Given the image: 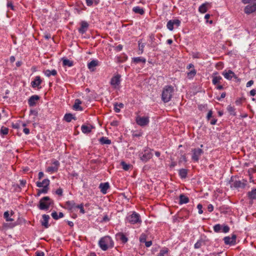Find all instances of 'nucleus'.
Segmentation results:
<instances>
[{
	"instance_id": "obj_30",
	"label": "nucleus",
	"mask_w": 256,
	"mask_h": 256,
	"mask_svg": "<svg viewBox=\"0 0 256 256\" xmlns=\"http://www.w3.org/2000/svg\"><path fill=\"white\" fill-rule=\"evenodd\" d=\"M248 197L252 200H256V188L252 189L248 193Z\"/></svg>"
},
{
	"instance_id": "obj_36",
	"label": "nucleus",
	"mask_w": 256,
	"mask_h": 256,
	"mask_svg": "<svg viewBox=\"0 0 256 256\" xmlns=\"http://www.w3.org/2000/svg\"><path fill=\"white\" fill-rule=\"evenodd\" d=\"M62 64L64 66H68L69 67H71L73 66L72 62L68 59H62Z\"/></svg>"
},
{
	"instance_id": "obj_26",
	"label": "nucleus",
	"mask_w": 256,
	"mask_h": 256,
	"mask_svg": "<svg viewBox=\"0 0 256 256\" xmlns=\"http://www.w3.org/2000/svg\"><path fill=\"white\" fill-rule=\"evenodd\" d=\"M44 74L48 77L51 76H55L57 74V71L54 69L52 70H46L44 71Z\"/></svg>"
},
{
	"instance_id": "obj_61",
	"label": "nucleus",
	"mask_w": 256,
	"mask_h": 256,
	"mask_svg": "<svg viewBox=\"0 0 256 256\" xmlns=\"http://www.w3.org/2000/svg\"><path fill=\"white\" fill-rule=\"evenodd\" d=\"M254 84V81L252 80H250V81H248L247 83H246V86L247 87H250V86L252 84Z\"/></svg>"
},
{
	"instance_id": "obj_21",
	"label": "nucleus",
	"mask_w": 256,
	"mask_h": 256,
	"mask_svg": "<svg viewBox=\"0 0 256 256\" xmlns=\"http://www.w3.org/2000/svg\"><path fill=\"white\" fill-rule=\"evenodd\" d=\"M66 206L70 210H74L76 208L77 205L75 204L74 201L70 200L68 201L66 203Z\"/></svg>"
},
{
	"instance_id": "obj_20",
	"label": "nucleus",
	"mask_w": 256,
	"mask_h": 256,
	"mask_svg": "<svg viewBox=\"0 0 256 256\" xmlns=\"http://www.w3.org/2000/svg\"><path fill=\"white\" fill-rule=\"evenodd\" d=\"M50 183V181L48 179L46 178L42 182H36V186L38 188H42L44 186H48Z\"/></svg>"
},
{
	"instance_id": "obj_34",
	"label": "nucleus",
	"mask_w": 256,
	"mask_h": 256,
	"mask_svg": "<svg viewBox=\"0 0 256 256\" xmlns=\"http://www.w3.org/2000/svg\"><path fill=\"white\" fill-rule=\"evenodd\" d=\"M100 142L102 144H111V140L108 139L106 137H102L100 140Z\"/></svg>"
},
{
	"instance_id": "obj_28",
	"label": "nucleus",
	"mask_w": 256,
	"mask_h": 256,
	"mask_svg": "<svg viewBox=\"0 0 256 256\" xmlns=\"http://www.w3.org/2000/svg\"><path fill=\"white\" fill-rule=\"evenodd\" d=\"M116 237L118 239L120 240L122 242L126 243L128 241V238L122 233H118L116 235Z\"/></svg>"
},
{
	"instance_id": "obj_15",
	"label": "nucleus",
	"mask_w": 256,
	"mask_h": 256,
	"mask_svg": "<svg viewBox=\"0 0 256 256\" xmlns=\"http://www.w3.org/2000/svg\"><path fill=\"white\" fill-rule=\"evenodd\" d=\"M40 99L39 96L34 95L30 96L28 100V104L30 106H32L36 105V102Z\"/></svg>"
},
{
	"instance_id": "obj_64",
	"label": "nucleus",
	"mask_w": 256,
	"mask_h": 256,
	"mask_svg": "<svg viewBox=\"0 0 256 256\" xmlns=\"http://www.w3.org/2000/svg\"><path fill=\"white\" fill-rule=\"evenodd\" d=\"M26 184V180H20V184L21 186H24Z\"/></svg>"
},
{
	"instance_id": "obj_53",
	"label": "nucleus",
	"mask_w": 256,
	"mask_h": 256,
	"mask_svg": "<svg viewBox=\"0 0 256 256\" xmlns=\"http://www.w3.org/2000/svg\"><path fill=\"white\" fill-rule=\"evenodd\" d=\"M197 208L198 210V214H202L203 212V211L202 210V206L201 204H198L197 206Z\"/></svg>"
},
{
	"instance_id": "obj_1",
	"label": "nucleus",
	"mask_w": 256,
	"mask_h": 256,
	"mask_svg": "<svg viewBox=\"0 0 256 256\" xmlns=\"http://www.w3.org/2000/svg\"><path fill=\"white\" fill-rule=\"evenodd\" d=\"M98 245L102 250L105 251L114 246V242L110 236H105L100 239Z\"/></svg>"
},
{
	"instance_id": "obj_22",
	"label": "nucleus",
	"mask_w": 256,
	"mask_h": 256,
	"mask_svg": "<svg viewBox=\"0 0 256 256\" xmlns=\"http://www.w3.org/2000/svg\"><path fill=\"white\" fill-rule=\"evenodd\" d=\"M82 102L79 99H76L74 102V104L73 106L74 109L76 110H82V108L80 106Z\"/></svg>"
},
{
	"instance_id": "obj_25",
	"label": "nucleus",
	"mask_w": 256,
	"mask_h": 256,
	"mask_svg": "<svg viewBox=\"0 0 256 256\" xmlns=\"http://www.w3.org/2000/svg\"><path fill=\"white\" fill-rule=\"evenodd\" d=\"M232 184L234 188H244L246 186V183L240 180H236Z\"/></svg>"
},
{
	"instance_id": "obj_10",
	"label": "nucleus",
	"mask_w": 256,
	"mask_h": 256,
	"mask_svg": "<svg viewBox=\"0 0 256 256\" xmlns=\"http://www.w3.org/2000/svg\"><path fill=\"white\" fill-rule=\"evenodd\" d=\"M53 166H48L46 169V172H50V174L56 172L58 170L60 163L58 160H54L52 162Z\"/></svg>"
},
{
	"instance_id": "obj_2",
	"label": "nucleus",
	"mask_w": 256,
	"mask_h": 256,
	"mask_svg": "<svg viewBox=\"0 0 256 256\" xmlns=\"http://www.w3.org/2000/svg\"><path fill=\"white\" fill-rule=\"evenodd\" d=\"M174 92V88L172 86H165L162 90V99L164 102H168L172 98Z\"/></svg>"
},
{
	"instance_id": "obj_33",
	"label": "nucleus",
	"mask_w": 256,
	"mask_h": 256,
	"mask_svg": "<svg viewBox=\"0 0 256 256\" xmlns=\"http://www.w3.org/2000/svg\"><path fill=\"white\" fill-rule=\"evenodd\" d=\"M178 174L181 178H184L187 176L188 171L186 169L182 168L179 170Z\"/></svg>"
},
{
	"instance_id": "obj_31",
	"label": "nucleus",
	"mask_w": 256,
	"mask_h": 256,
	"mask_svg": "<svg viewBox=\"0 0 256 256\" xmlns=\"http://www.w3.org/2000/svg\"><path fill=\"white\" fill-rule=\"evenodd\" d=\"M189 202V198L186 196L184 194H180V204H187Z\"/></svg>"
},
{
	"instance_id": "obj_9",
	"label": "nucleus",
	"mask_w": 256,
	"mask_h": 256,
	"mask_svg": "<svg viewBox=\"0 0 256 256\" xmlns=\"http://www.w3.org/2000/svg\"><path fill=\"white\" fill-rule=\"evenodd\" d=\"M120 76L116 74L113 76L110 80V84L114 88H116L120 82Z\"/></svg>"
},
{
	"instance_id": "obj_35",
	"label": "nucleus",
	"mask_w": 256,
	"mask_h": 256,
	"mask_svg": "<svg viewBox=\"0 0 256 256\" xmlns=\"http://www.w3.org/2000/svg\"><path fill=\"white\" fill-rule=\"evenodd\" d=\"M64 120L67 122H70L72 119H75L73 115L71 114H66L64 116Z\"/></svg>"
},
{
	"instance_id": "obj_19",
	"label": "nucleus",
	"mask_w": 256,
	"mask_h": 256,
	"mask_svg": "<svg viewBox=\"0 0 256 256\" xmlns=\"http://www.w3.org/2000/svg\"><path fill=\"white\" fill-rule=\"evenodd\" d=\"M109 186V184L108 182L101 183L100 184L99 188L102 194H106Z\"/></svg>"
},
{
	"instance_id": "obj_58",
	"label": "nucleus",
	"mask_w": 256,
	"mask_h": 256,
	"mask_svg": "<svg viewBox=\"0 0 256 256\" xmlns=\"http://www.w3.org/2000/svg\"><path fill=\"white\" fill-rule=\"evenodd\" d=\"M208 212H212L214 210V206L212 204H210L208 206Z\"/></svg>"
},
{
	"instance_id": "obj_59",
	"label": "nucleus",
	"mask_w": 256,
	"mask_h": 256,
	"mask_svg": "<svg viewBox=\"0 0 256 256\" xmlns=\"http://www.w3.org/2000/svg\"><path fill=\"white\" fill-rule=\"evenodd\" d=\"M144 243H145V245L146 247H150L152 244V242L150 240V241H146V242H144Z\"/></svg>"
},
{
	"instance_id": "obj_24",
	"label": "nucleus",
	"mask_w": 256,
	"mask_h": 256,
	"mask_svg": "<svg viewBox=\"0 0 256 256\" xmlns=\"http://www.w3.org/2000/svg\"><path fill=\"white\" fill-rule=\"evenodd\" d=\"M49 218L50 216L48 215L44 214L42 216V224L46 228H48V222Z\"/></svg>"
},
{
	"instance_id": "obj_55",
	"label": "nucleus",
	"mask_w": 256,
	"mask_h": 256,
	"mask_svg": "<svg viewBox=\"0 0 256 256\" xmlns=\"http://www.w3.org/2000/svg\"><path fill=\"white\" fill-rule=\"evenodd\" d=\"M168 252V249L167 248H164V249H163V250H161L160 251V252L159 253V254H162L163 256H164V254H167Z\"/></svg>"
},
{
	"instance_id": "obj_49",
	"label": "nucleus",
	"mask_w": 256,
	"mask_h": 256,
	"mask_svg": "<svg viewBox=\"0 0 256 256\" xmlns=\"http://www.w3.org/2000/svg\"><path fill=\"white\" fill-rule=\"evenodd\" d=\"M76 208H79L80 210V212L82 214H84L85 211H84V208H83L82 204L77 205Z\"/></svg>"
},
{
	"instance_id": "obj_56",
	"label": "nucleus",
	"mask_w": 256,
	"mask_h": 256,
	"mask_svg": "<svg viewBox=\"0 0 256 256\" xmlns=\"http://www.w3.org/2000/svg\"><path fill=\"white\" fill-rule=\"evenodd\" d=\"M212 110H210L208 112L207 116H206V118L208 120H209L210 119V118H212Z\"/></svg>"
},
{
	"instance_id": "obj_40",
	"label": "nucleus",
	"mask_w": 256,
	"mask_h": 256,
	"mask_svg": "<svg viewBox=\"0 0 256 256\" xmlns=\"http://www.w3.org/2000/svg\"><path fill=\"white\" fill-rule=\"evenodd\" d=\"M120 164L122 166V168L125 170H128L132 166L130 164H127L124 162H122Z\"/></svg>"
},
{
	"instance_id": "obj_39",
	"label": "nucleus",
	"mask_w": 256,
	"mask_h": 256,
	"mask_svg": "<svg viewBox=\"0 0 256 256\" xmlns=\"http://www.w3.org/2000/svg\"><path fill=\"white\" fill-rule=\"evenodd\" d=\"M4 217L7 222H12L14 219L10 217V213L8 211L5 212L4 214Z\"/></svg>"
},
{
	"instance_id": "obj_7",
	"label": "nucleus",
	"mask_w": 256,
	"mask_h": 256,
	"mask_svg": "<svg viewBox=\"0 0 256 256\" xmlns=\"http://www.w3.org/2000/svg\"><path fill=\"white\" fill-rule=\"evenodd\" d=\"M193 153L192 159L195 162H198L200 157L203 153V150L200 148H194L192 150Z\"/></svg>"
},
{
	"instance_id": "obj_5",
	"label": "nucleus",
	"mask_w": 256,
	"mask_h": 256,
	"mask_svg": "<svg viewBox=\"0 0 256 256\" xmlns=\"http://www.w3.org/2000/svg\"><path fill=\"white\" fill-rule=\"evenodd\" d=\"M52 202V201L48 196H44L40 200L38 208L42 210H47Z\"/></svg>"
},
{
	"instance_id": "obj_45",
	"label": "nucleus",
	"mask_w": 256,
	"mask_h": 256,
	"mask_svg": "<svg viewBox=\"0 0 256 256\" xmlns=\"http://www.w3.org/2000/svg\"><path fill=\"white\" fill-rule=\"evenodd\" d=\"M146 235L145 234H142L140 237V241L142 243L146 242Z\"/></svg>"
},
{
	"instance_id": "obj_32",
	"label": "nucleus",
	"mask_w": 256,
	"mask_h": 256,
	"mask_svg": "<svg viewBox=\"0 0 256 256\" xmlns=\"http://www.w3.org/2000/svg\"><path fill=\"white\" fill-rule=\"evenodd\" d=\"M132 10L136 14H138L141 15H142L144 12V9L138 6L134 7L132 8Z\"/></svg>"
},
{
	"instance_id": "obj_23",
	"label": "nucleus",
	"mask_w": 256,
	"mask_h": 256,
	"mask_svg": "<svg viewBox=\"0 0 256 256\" xmlns=\"http://www.w3.org/2000/svg\"><path fill=\"white\" fill-rule=\"evenodd\" d=\"M132 62L136 64L139 63L145 64L146 62V59L142 57H136L132 58Z\"/></svg>"
},
{
	"instance_id": "obj_63",
	"label": "nucleus",
	"mask_w": 256,
	"mask_h": 256,
	"mask_svg": "<svg viewBox=\"0 0 256 256\" xmlns=\"http://www.w3.org/2000/svg\"><path fill=\"white\" fill-rule=\"evenodd\" d=\"M176 165V162H172L170 164V168H174Z\"/></svg>"
},
{
	"instance_id": "obj_47",
	"label": "nucleus",
	"mask_w": 256,
	"mask_h": 256,
	"mask_svg": "<svg viewBox=\"0 0 256 256\" xmlns=\"http://www.w3.org/2000/svg\"><path fill=\"white\" fill-rule=\"evenodd\" d=\"M222 232L224 233H227L229 232L230 228L228 226H222Z\"/></svg>"
},
{
	"instance_id": "obj_52",
	"label": "nucleus",
	"mask_w": 256,
	"mask_h": 256,
	"mask_svg": "<svg viewBox=\"0 0 256 256\" xmlns=\"http://www.w3.org/2000/svg\"><path fill=\"white\" fill-rule=\"evenodd\" d=\"M138 47H139V50L141 51V53L143 52L144 51V44H140L138 43Z\"/></svg>"
},
{
	"instance_id": "obj_8",
	"label": "nucleus",
	"mask_w": 256,
	"mask_h": 256,
	"mask_svg": "<svg viewBox=\"0 0 256 256\" xmlns=\"http://www.w3.org/2000/svg\"><path fill=\"white\" fill-rule=\"evenodd\" d=\"M180 24V21L178 20L175 19L169 20L166 24L167 28L170 30H174V26L175 25L177 27L179 26Z\"/></svg>"
},
{
	"instance_id": "obj_57",
	"label": "nucleus",
	"mask_w": 256,
	"mask_h": 256,
	"mask_svg": "<svg viewBox=\"0 0 256 256\" xmlns=\"http://www.w3.org/2000/svg\"><path fill=\"white\" fill-rule=\"evenodd\" d=\"M44 254L42 252H36L35 256H44Z\"/></svg>"
},
{
	"instance_id": "obj_3",
	"label": "nucleus",
	"mask_w": 256,
	"mask_h": 256,
	"mask_svg": "<svg viewBox=\"0 0 256 256\" xmlns=\"http://www.w3.org/2000/svg\"><path fill=\"white\" fill-rule=\"evenodd\" d=\"M126 220L131 224H140L142 222L140 215L134 212L126 216Z\"/></svg>"
},
{
	"instance_id": "obj_13",
	"label": "nucleus",
	"mask_w": 256,
	"mask_h": 256,
	"mask_svg": "<svg viewBox=\"0 0 256 256\" xmlns=\"http://www.w3.org/2000/svg\"><path fill=\"white\" fill-rule=\"evenodd\" d=\"M256 11V4L246 6L244 9L246 14H249Z\"/></svg>"
},
{
	"instance_id": "obj_17",
	"label": "nucleus",
	"mask_w": 256,
	"mask_h": 256,
	"mask_svg": "<svg viewBox=\"0 0 256 256\" xmlns=\"http://www.w3.org/2000/svg\"><path fill=\"white\" fill-rule=\"evenodd\" d=\"M42 83V80L40 76H36L34 80L31 82V86L32 88L38 87Z\"/></svg>"
},
{
	"instance_id": "obj_43",
	"label": "nucleus",
	"mask_w": 256,
	"mask_h": 256,
	"mask_svg": "<svg viewBox=\"0 0 256 256\" xmlns=\"http://www.w3.org/2000/svg\"><path fill=\"white\" fill-rule=\"evenodd\" d=\"M86 2L88 6H92L94 2H95L96 4H98V2L96 0H86Z\"/></svg>"
},
{
	"instance_id": "obj_27",
	"label": "nucleus",
	"mask_w": 256,
	"mask_h": 256,
	"mask_svg": "<svg viewBox=\"0 0 256 256\" xmlns=\"http://www.w3.org/2000/svg\"><path fill=\"white\" fill-rule=\"evenodd\" d=\"M92 127V126H87L86 125H82L81 126L82 132L84 134H88L91 132Z\"/></svg>"
},
{
	"instance_id": "obj_38",
	"label": "nucleus",
	"mask_w": 256,
	"mask_h": 256,
	"mask_svg": "<svg viewBox=\"0 0 256 256\" xmlns=\"http://www.w3.org/2000/svg\"><path fill=\"white\" fill-rule=\"evenodd\" d=\"M227 110L230 114L233 116H235L236 114L235 108L234 106H232L230 105L228 106L227 107Z\"/></svg>"
},
{
	"instance_id": "obj_18",
	"label": "nucleus",
	"mask_w": 256,
	"mask_h": 256,
	"mask_svg": "<svg viewBox=\"0 0 256 256\" xmlns=\"http://www.w3.org/2000/svg\"><path fill=\"white\" fill-rule=\"evenodd\" d=\"M98 60H94L88 63V67L91 72H94L95 70V68L98 65Z\"/></svg>"
},
{
	"instance_id": "obj_16",
	"label": "nucleus",
	"mask_w": 256,
	"mask_h": 256,
	"mask_svg": "<svg viewBox=\"0 0 256 256\" xmlns=\"http://www.w3.org/2000/svg\"><path fill=\"white\" fill-rule=\"evenodd\" d=\"M218 72H216L213 74L212 76V82L214 85L220 83V81L222 80V78L220 76H218Z\"/></svg>"
},
{
	"instance_id": "obj_29",
	"label": "nucleus",
	"mask_w": 256,
	"mask_h": 256,
	"mask_svg": "<svg viewBox=\"0 0 256 256\" xmlns=\"http://www.w3.org/2000/svg\"><path fill=\"white\" fill-rule=\"evenodd\" d=\"M208 5H209V4L208 2L204 3V4H202L199 7V8H198L199 12L202 14L206 12V11L208 10Z\"/></svg>"
},
{
	"instance_id": "obj_62",
	"label": "nucleus",
	"mask_w": 256,
	"mask_h": 256,
	"mask_svg": "<svg viewBox=\"0 0 256 256\" xmlns=\"http://www.w3.org/2000/svg\"><path fill=\"white\" fill-rule=\"evenodd\" d=\"M250 94L252 96H254L256 94V90L253 89L250 90Z\"/></svg>"
},
{
	"instance_id": "obj_4",
	"label": "nucleus",
	"mask_w": 256,
	"mask_h": 256,
	"mask_svg": "<svg viewBox=\"0 0 256 256\" xmlns=\"http://www.w3.org/2000/svg\"><path fill=\"white\" fill-rule=\"evenodd\" d=\"M138 156L142 162H146L152 158V154L151 152L150 149L146 148L144 152L139 154Z\"/></svg>"
},
{
	"instance_id": "obj_50",
	"label": "nucleus",
	"mask_w": 256,
	"mask_h": 256,
	"mask_svg": "<svg viewBox=\"0 0 256 256\" xmlns=\"http://www.w3.org/2000/svg\"><path fill=\"white\" fill-rule=\"evenodd\" d=\"M43 188L40 190V192L42 194H46L48 192V186H44Z\"/></svg>"
},
{
	"instance_id": "obj_54",
	"label": "nucleus",
	"mask_w": 256,
	"mask_h": 256,
	"mask_svg": "<svg viewBox=\"0 0 256 256\" xmlns=\"http://www.w3.org/2000/svg\"><path fill=\"white\" fill-rule=\"evenodd\" d=\"M52 218L54 220H58V214L56 212H52Z\"/></svg>"
},
{
	"instance_id": "obj_46",
	"label": "nucleus",
	"mask_w": 256,
	"mask_h": 256,
	"mask_svg": "<svg viewBox=\"0 0 256 256\" xmlns=\"http://www.w3.org/2000/svg\"><path fill=\"white\" fill-rule=\"evenodd\" d=\"M202 240H198L194 245V247L195 248H199L202 246Z\"/></svg>"
},
{
	"instance_id": "obj_51",
	"label": "nucleus",
	"mask_w": 256,
	"mask_h": 256,
	"mask_svg": "<svg viewBox=\"0 0 256 256\" xmlns=\"http://www.w3.org/2000/svg\"><path fill=\"white\" fill-rule=\"evenodd\" d=\"M62 192L63 191L62 188H59L57 189L56 190V194L58 196H61L62 194Z\"/></svg>"
},
{
	"instance_id": "obj_12",
	"label": "nucleus",
	"mask_w": 256,
	"mask_h": 256,
	"mask_svg": "<svg viewBox=\"0 0 256 256\" xmlns=\"http://www.w3.org/2000/svg\"><path fill=\"white\" fill-rule=\"evenodd\" d=\"M236 236L233 234L232 237L226 236L224 238V242L226 244L234 245L236 243Z\"/></svg>"
},
{
	"instance_id": "obj_60",
	"label": "nucleus",
	"mask_w": 256,
	"mask_h": 256,
	"mask_svg": "<svg viewBox=\"0 0 256 256\" xmlns=\"http://www.w3.org/2000/svg\"><path fill=\"white\" fill-rule=\"evenodd\" d=\"M23 132L26 134H30V130L28 128H24L23 130Z\"/></svg>"
},
{
	"instance_id": "obj_41",
	"label": "nucleus",
	"mask_w": 256,
	"mask_h": 256,
	"mask_svg": "<svg viewBox=\"0 0 256 256\" xmlns=\"http://www.w3.org/2000/svg\"><path fill=\"white\" fill-rule=\"evenodd\" d=\"M222 228V226L220 224H216L214 226V230L216 232H219Z\"/></svg>"
},
{
	"instance_id": "obj_44",
	"label": "nucleus",
	"mask_w": 256,
	"mask_h": 256,
	"mask_svg": "<svg viewBox=\"0 0 256 256\" xmlns=\"http://www.w3.org/2000/svg\"><path fill=\"white\" fill-rule=\"evenodd\" d=\"M0 132L2 134L6 135L8 134V128L6 127L2 126L0 129Z\"/></svg>"
},
{
	"instance_id": "obj_37",
	"label": "nucleus",
	"mask_w": 256,
	"mask_h": 256,
	"mask_svg": "<svg viewBox=\"0 0 256 256\" xmlns=\"http://www.w3.org/2000/svg\"><path fill=\"white\" fill-rule=\"evenodd\" d=\"M124 104L122 103L115 104L114 105V109L116 112H120V108H123Z\"/></svg>"
},
{
	"instance_id": "obj_11",
	"label": "nucleus",
	"mask_w": 256,
	"mask_h": 256,
	"mask_svg": "<svg viewBox=\"0 0 256 256\" xmlns=\"http://www.w3.org/2000/svg\"><path fill=\"white\" fill-rule=\"evenodd\" d=\"M222 74L224 77V78L228 80H231L232 78H237L236 75L231 70H228V71L225 70L222 72Z\"/></svg>"
},
{
	"instance_id": "obj_6",
	"label": "nucleus",
	"mask_w": 256,
	"mask_h": 256,
	"mask_svg": "<svg viewBox=\"0 0 256 256\" xmlns=\"http://www.w3.org/2000/svg\"><path fill=\"white\" fill-rule=\"evenodd\" d=\"M136 124L141 126H144L149 123V118L148 116H138L136 118Z\"/></svg>"
},
{
	"instance_id": "obj_14",
	"label": "nucleus",
	"mask_w": 256,
	"mask_h": 256,
	"mask_svg": "<svg viewBox=\"0 0 256 256\" xmlns=\"http://www.w3.org/2000/svg\"><path fill=\"white\" fill-rule=\"evenodd\" d=\"M88 27V23L86 21H82L80 22V27L78 28V32L80 33L83 34L86 32Z\"/></svg>"
},
{
	"instance_id": "obj_42",
	"label": "nucleus",
	"mask_w": 256,
	"mask_h": 256,
	"mask_svg": "<svg viewBox=\"0 0 256 256\" xmlns=\"http://www.w3.org/2000/svg\"><path fill=\"white\" fill-rule=\"evenodd\" d=\"M196 74V71L195 70H192L188 73V77L189 78H192Z\"/></svg>"
},
{
	"instance_id": "obj_48",
	"label": "nucleus",
	"mask_w": 256,
	"mask_h": 256,
	"mask_svg": "<svg viewBox=\"0 0 256 256\" xmlns=\"http://www.w3.org/2000/svg\"><path fill=\"white\" fill-rule=\"evenodd\" d=\"M6 6L8 9H10L12 10H14V6H13L12 2H8Z\"/></svg>"
}]
</instances>
